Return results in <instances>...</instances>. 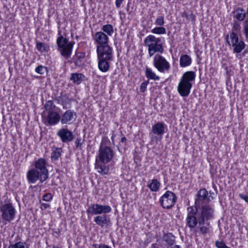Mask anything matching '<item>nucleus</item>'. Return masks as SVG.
<instances>
[{
  "mask_svg": "<svg viewBox=\"0 0 248 248\" xmlns=\"http://www.w3.org/2000/svg\"><path fill=\"white\" fill-rule=\"evenodd\" d=\"M208 192L204 189L199 190L197 197L195 199V206H191L187 208V215L186 219V225L190 230H194L195 232H199L200 234L205 235L209 232L210 226L209 223L205 221L212 218L213 209L208 205H200L206 201Z\"/></svg>",
  "mask_w": 248,
  "mask_h": 248,
  "instance_id": "1",
  "label": "nucleus"
},
{
  "mask_svg": "<svg viewBox=\"0 0 248 248\" xmlns=\"http://www.w3.org/2000/svg\"><path fill=\"white\" fill-rule=\"evenodd\" d=\"M111 211V207L108 205L92 203L89 206L87 213L92 215H97L93 218L97 225L102 228H108L112 223L109 216L107 214L110 213Z\"/></svg>",
  "mask_w": 248,
  "mask_h": 248,
  "instance_id": "2",
  "label": "nucleus"
},
{
  "mask_svg": "<svg viewBox=\"0 0 248 248\" xmlns=\"http://www.w3.org/2000/svg\"><path fill=\"white\" fill-rule=\"evenodd\" d=\"M195 73L191 71H187L183 74L177 87L178 92L181 96L189 95L192 87L191 82L195 80Z\"/></svg>",
  "mask_w": 248,
  "mask_h": 248,
  "instance_id": "3",
  "label": "nucleus"
},
{
  "mask_svg": "<svg viewBox=\"0 0 248 248\" xmlns=\"http://www.w3.org/2000/svg\"><path fill=\"white\" fill-rule=\"evenodd\" d=\"M145 46L148 48L149 55L150 57L156 53H162L164 51L163 39L156 37L153 35H149L144 40Z\"/></svg>",
  "mask_w": 248,
  "mask_h": 248,
  "instance_id": "4",
  "label": "nucleus"
},
{
  "mask_svg": "<svg viewBox=\"0 0 248 248\" xmlns=\"http://www.w3.org/2000/svg\"><path fill=\"white\" fill-rule=\"evenodd\" d=\"M58 34L59 36L56 41L57 50L65 59H67L72 55L74 44L62 35L61 31H58Z\"/></svg>",
  "mask_w": 248,
  "mask_h": 248,
  "instance_id": "5",
  "label": "nucleus"
},
{
  "mask_svg": "<svg viewBox=\"0 0 248 248\" xmlns=\"http://www.w3.org/2000/svg\"><path fill=\"white\" fill-rule=\"evenodd\" d=\"M0 213L3 220L10 222L15 219L16 210L11 202H5L0 205Z\"/></svg>",
  "mask_w": 248,
  "mask_h": 248,
  "instance_id": "6",
  "label": "nucleus"
},
{
  "mask_svg": "<svg viewBox=\"0 0 248 248\" xmlns=\"http://www.w3.org/2000/svg\"><path fill=\"white\" fill-rule=\"evenodd\" d=\"M226 40L228 45L233 47V52L239 53L246 46L243 41L239 40L238 35L235 32H231L227 35Z\"/></svg>",
  "mask_w": 248,
  "mask_h": 248,
  "instance_id": "7",
  "label": "nucleus"
},
{
  "mask_svg": "<svg viewBox=\"0 0 248 248\" xmlns=\"http://www.w3.org/2000/svg\"><path fill=\"white\" fill-rule=\"evenodd\" d=\"M114 157V152L112 149L107 146L100 145L95 159L101 162L109 163Z\"/></svg>",
  "mask_w": 248,
  "mask_h": 248,
  "instance_id": "8",
  "label": "nucleus"
},
{
  "mask_svg": "<svg viewBox=\"0 0 248 248\" xmlns=\"http://www.w3.org/2000/svg\"><path fill=\"white\" fill-rule=\"evenodd\" d=\"M153 65L161 73H167L170 68L169 62L162 56L156 54L154 57Z\"/></svg>",
  "mask_w": 248,
  "mask_h": 248,
  "instance_id": "9",
  "label": "nucleus"
},
{
  "mask_svg": "<svg viewBox=\"0 0 248 248\" xmlns=\"http://www.w3.org/2000/svg\"><path fill=\"white\" fill-rule=\"evenodd\" d=\"M177 197L174 193L167 191L160 198L159 202L163 208L170 209L176 202Z\"/></svg>",
  "mask_w": 248,
  "mask_h": 248,
  "instance_id": "10",
  "label": "nucleus"
},
{
  "mask_svg": "<svg viewBox=\"0 0 248 248\" xmlns=\"http://www.w3.org/2000/svg\"><path fill=\"white\" fill-rule=\"evenodd\" d=\"M96 53L97 58L113 60V48L109 44L96 47Z\"/></svg>",
  "mask_w": 248,
  "mask_h": 248,
  "instance_id": "11",
  "label": "nucleus"
},
{
  "mask_svg": "<svg viewBox=\"0 0 248 248\" xmlns=\"http://www.w3.org/2000/svg\"><path fill=\"white\" fill-rule=\"evenodd\" d=\"M92 37L96 47L109 45L108 36L102 31L96 32Z\"/></svg>",
  "mask_w": 248,
  "mask_h": 248,
  "instance_id": "12",
  "label": "nucleus"
},
{
  "mask_svg": "<svg viewBox=\"0 0 248 248\" xmlns=\"http://www.w3.org/2000/svg\"><path fill=\"white\" fill-rule=\"evenodd\" d=\"M34 170H36L38 172L41 173L42 178L46 177V179L48 177V171L46 168V161L43 158L38 159L35 163Z\"/></svg>",
  "mask_w": 248,
  "mask_h": 248,
  "instance_id": "13",
  "label": "nucleus"
},
{
  "mask_svg": "<svg viewBox=\"0 0 248 248\" xmlns=\"http://www.w3.org/2000/svg\"><path fill=\"white\" fill-rule=\"evenodd\" d=\"M77 113L74 110H66L61 116L60 121L62 124H71L76 119Z\"/></svg>",
  "mask_w": 248,
  "mask_h": 248,
  "instance_id": "14",
  "label": "nucleus"
},
{
  "mask_svg": "<svg viewBox=\"0 0 248 248\" xmlns=\"http://www.w3.org/2000/svg\"><path fill=\"white\" fill-rule=\"evenodd\" d=\"M41 177V173L34 169L29 170L27 173V179L30 184H34L38 180H39L40 182L43 183L47 179L45 177L42 179Z\"/></svg>",
  "mask_w": 248,
  "mask_h": 248,
  "instance_id": "15",
  "label": "nucleus"
},
{
  "mask_svg": "<svg viewBox=\"0 0 248 248\" xmlns=\"http://www.w3.org/2000/svg\"><path fill=\"white\" fill-rule=\"evenodd\" d=\"M57 135L60 138L63 142H67L73 140L74 135L72 132L67 128H61L57 132Z\"/></svg>",
  "mask_w": 248,
  "mask_h": 248,
  "instance_id": "16",
  "label": "nucleus"
},
{
  "mask_svg": "<svg viewBox=\"0 0 248 248\" xmlns=\"http://www.w3.org/2000/svg\"><path fill=\"white\" fill-rule=\"evenodd\" d=\"M61 116L56 111L50 110L45 119L46 122L50 125L57 124L60 121Z\"/></svg>",
  "mask_w": 248,
  "mask_h": 248,
  "instance_id": "17",
  "label": "nucleus"
},
{
  "mask_svg": "<svg viewBox=\"0 0 248 248\" xmlns=\"http://www.w3.org/2000/svg\"><path fill=\"white\" fill-rule=\"evenodd\" d=\"M107 163H108L95 159V169L101 175L108 174L109 171V165H107Z\"/></svg>",
  "mask_w": 248,
  "mask_h": 248,
  "instance_id": "18",
  "label": "nucleus"
},
{
  "mask_svg": "<svg viewBox=\"0 0 248 248\" xmlns=\"http://www.w3.org/2000/svg\"><path fill=\"white\" fill-rule=\"evenodd\" d=\"M167 129V126L164 123L162 122H157L152 127L153 133L158 136L160 138L165 133V130Z\"/></svg>",
  "mask_w": 248,
  "mask_h": 248,
  "instance_id": "19",
  "label": "nucleus"
},
{
  "mask_svg": "<svg viewBox=\"0 0 248 248\" xmlns=\"http://www.w3.org/2000/svg\"><path fill=\"white\" fill-rule=\"evenodd\" d=\"M99 69L102 72H107L110 67V62L112 60H107L105 58H97Z\"/></svg>",
  "mask_w": 248,
  "mask_h": 248,
  "instance_id": "20",
  "label": "nucleus"
},
{
  "mask_svg": "<svg viewBox=\"0 0 248 248\" xmlns=\"http://www.w3.org/2000/svg\"><path fill=\"white\" fill-rule=\"evenodd\" d=\"M233 18L239 21H244L246 16L245 10L241 8H238L233 11Z\"/></svg>",
  "mask_w": 248,
  "mask_h": 248,
  "instance_id": "21",
  "label": "nucleus"
},
{
  "mask_svg": "<svg viewBox=\"0 0 248 248\" xmlns=\"http://www.w3.org/2000/svg\"><path fill=\"white\" fill-rule=\"evenodd\" d=\"M85 78V76L82 74L75 73L71 74L70 79L73 83L79 85L84 80Z\"/></svg>",
  "mask_w": 248,
  "mask_h": 248,
  "instance_id": "22",
  "label": "nucleus"
},
{
  "mask_svg": "<svg viewBox=\"0 0 248 248\" xmlns=\"http://www.w3.org/2000/svg\"><path fill=\"white\" fill-rule=\"evenodd\" d=\"M192 63L191 58L187 54H183L180 58V66L181 67H186L191 65Z\"/></svg>",
  "mask_w": 248,
  "mask_h": 248,
  "instance_id": "23",
  "label": "nucleus"
},
{
  "mask_svg": "<svg viewBox=\"0 0 248 248\" xmlns=\"http://www.w3.org/2000/svg\"><path fill=\"white\" fill-rule=\"evenodd\" d=\"M145 73L146 77L148 79H153L154 80H159L160 79V77L157 76L150 68L146 67Z\"/></svg>",
  "mask_w": 248,
  "mask_h": 248,
  "instance_id": "24",
  "label": "nucleus"
},
{
  "mask_svg": "<svg viewBox=\"0 0 248 248\" xmlns=\"http://www.w3.org/2000/svg\"><path fill=\"white\" fill-rule=\"evenodd\" d=\"M160 183L155 179H152L148 184V186L152 192L157 191L160 187Z\"/></svg>",
  "mask_w": 248,
  "mask_h": 248,
  "instance_id": "25",
  "label": "nucleus"
},
{
  "mask_svg": "<svg viewBox=\"0 0 248 248\" xmlns=\"http://www.w3.org/2000/svg\"><path fill=\"white\" fill-rule=\"evenodd\" d=\"M163 240L170 246L173 245L175 242L174 236L170 233L165 234Z\"/></svg>",
  "mask_w": 248,
  "mask_h": 248,
  "instance_id": "26",
  "label": "nucleus"
},
{
  "mask_svg": "<svg viewBox=\"0 0 248 248\" xmlns=\"http://www.w3.org/2000/svg\"><path fill=\"white\" fill-rule=\"evenodd\" d=\"M102 32L106 33L108 36H111L114 33L113 27L110 24L103 25L101 28Z\"/></svg>",
  "mask_w": 248,
  "mask_h": 248,
  "instance_id": "27",
  "label": "nucleus"
},
{
  "mask_svg": "<svg viewBox=\"0 0 248 248\" xmlns=\"http://www.w3.org/2000/svg\"><path fill=\"white\" fill-rule=\"evenodd\" d=\"M85 58V54L83 53H78L76 55V60L75 63L76 66H80L83 63V61Z\"/></svg>",
  "mask_w": 248,
  "mask_h": 248,
  "instance_id": "28",
  "label": "nucleus"
},
{
  "mask_svg": "<svg viewBox=\"0 0 248 248\" xmlns=\"http://www.w3.org/2000/svg\"><path fill=\"white\" fill-rule=\"evenodd\" d=\"M36 47L38 50L41 52H48L49 48V46L42 42H38L36 44Z\"/></svg>",
  "mask_w": 248,
  "mask_h": 248,
  "instance_id": "29",
  "label": "nucleus"
},
{
  "mask_svg": "<svg viewBox=\"0 0 248 248\" xmlns=\"http://www.w3.org/2000/svg\"><path fill=\"white\" fill-rule=\"evenodd\" d=\"M242 32L248 42V19H245L242 23Z\"/></svg>",
  "mask_w": 248,
  "mask_h": 248,
  "instance_id": "30",
  "label": "nucleus"
},
{
  "mask_svg": "<svg viewBox=\"0 0 248 248\" xmlns=\"http://www.w3.org/2000/svg\"><path fill=\"white\" fill-rule=\"evenodd\" d=\"M62 155V149L61 148H56L53 150L51 154V159L53 161L57 160Z\"/></svg>",
  "mask_w": 248,
  "mask_h": 248,
  "instance_id": "31",
  "label": "nucleus"
},
{
  "mask_svg": "<svg viewBox=\"0 0 248 248\" xmlns=\"http://www.w3.org/2000/svg\"><path fill=\"white\" fill-rule=\"evenodd\" d=\"M151 32L156 34H164L166 32V30L162 26L157 27L153 28L151 31Z\"/></svg>",
  "mask_w": 248,
  "mask_h": 248,
  "instance_id": "32",
  "label": "nucleus"
},
{
  "mask_svg": "<svg viewBox=\"0 0 248 248\" xmlns=\"http://www.w3.org/2000/svg\"><path fill=\"white\" fill-rule=\"evenodd\" d=\"M165 23L164 17L162 16H157L155 20V24L157 26H162Z\"/></svg>",
  "mask_w": 248,
  "mask_h": 248,
  "instance_id": "33",
  "label": "nucleus"
},
{
  "mask_svg": "<svg viewBox=\"0 0 248 248\" xmlns=\"http://www.w3.org/2000/svg\"><path fill=\"white\" fill-rule=\"evenodd\" d=\"M240 29L241 26L240 24L237 22H234L232 32H235L237 34V32L240 31Z\"/></svg>",
  "mask_w": 248,
  "mask_h": 248,
  "instance_id": "34",
  "label": "nucleus"
},
{
  "mask_svg": "<svg viewBox=\"0 0 248 248\" xmlns=\"http://www.w3.org/2000/svg\"><path fill=\"white\" fill-rule=\"evenodd\" d=\"M8 248H25V246L22 242L20 241L10 245Z\"/></svg>",
  "mask_w": 248,
  "mask_h": 248,
  "instance_id": "35",
  "label": "nucleus"
},
{
  "mask_svg": "<svg viewBox=\"0 0 248 248\" xmlns=\"http://www.w3.org/2000/svg\"><path fill=\"white\" fill-rule=\"evenodd\" d=\"M53 199V196L51 193H47L45 194L42 198V200L46 202H50Z\"/></svg>",
  "mask_w": 248,
  "mask_h": 248,
  "instance_id": "36",
  "label": "nucleus"
},
{
  "mask_svg": "<svg viewBox=\"0 0 248 248\" xmlns=\"http://www.w3.org/2000/svg\"><path fill=\"white\" fill-rule=\"evenodd\" d=\"M83 143V141L82 140L81 138H77L75 141V144L76 148L79 149H82V145Z\"/></svg>",
  "mask_w": 248,
  "mask_h": 248,
  "instance_id": "37",
  "label": "nucleus"
},
{
  "mask_svg": "<svg viewBox=\"0 0 248 248\" xmlns=\"http://www.w3.org/2000/svg\"><path fill=\"white\" fill-rule=\"evenodd\" d=\"M45 68L42 65L38 66L35 69V71L39 74H43L45 72Z\"/></svg>",
  "mask_w": 248,
  "mask_h": 248,
  "instance_id": "38",
  "label": "nucleus"
},
{
  "mask_svg": "<svg viewBox=\"0 0 248 248\" xmlns=\"http://www.w3.org/2000/svg\"><path fill=\"white\" fill-rule=\"evenodd\" d=\"M215 245L217 248H226L227 245L223 241H217L215 242Z\"/></svg>",
  "mask_w": 248,
  "mask_h": 248,
  "instance_id": "39",
  "label": "nucleus"
},
{
  "mask_svg": "<svg viewBox=\"0 0 248 248\" xmlns=\"http://www.w3.org/2000/svg\"><path fill=\"white\" fill-rule=\"evenodd\" d=\"M148 83H149V81H146L142 82L141 84L140 88V91L141 92L144 93L146 91L147 86Z\"/></svg>",
  "mask_w": 248,
  "mask_h": 248,
  "instance_id": "40",
  "label": "nucleus"
},
{
  "mask_svg": "<svg viewBox=\"0 0 248 248\" xmlns=\"http://www.w3.org/2000/svg\"><path fill=\"white\" fill-rule=\"evenodd\" d=\"M182 16L183 17H186L187 19H190L191 17H192L193 14L191 13L190 14H188V13L185 11L183 13Z\"/></svg>",
  "mask_w": 248,
  "mask_h": 248,
  "instance_id": "41",
  "label": "nucleus"
},
{
  "mask_svg": "<svg viewBox=\"0 0 248 248\" xmlns=\"http://www.w3.org/2000/svg\"><path fill=\"white\" fill-rule=\"evenodd\" d=\"M40 203L41 204L40 208L42 210H45L50 206L49 204L48 203H42L41 201H40Z\"/></svg>",
  "mask_w": 248,
  "mask_h": 248,
  "instance_id": "42",
  "label": "nucleus"
},
{
  "mask_svg": "<svg viewBox=\"0 0 248 248\" xmlns=\"http://www.w3.org/2000/svg\"><path fill=\"white\" fill-rule=\"evenodd\" d=\"M150 248H164L163 246L158 243L153 244Z\"/></svg>",
  "mask_w": 248,
  "mask_h": 248,
  "instance_id": "43",
  "label": "nucleus"
},
{
  "mask_svg": "<svg viewBox=\"0 0 248 248\" xmlns=\"http://www.w3.org/2000/svg\"><path fill=\"white\" fill-rule=\"evenodd\" d=\"M239 196L241 199L244 200L248 203V196L247 195L240 193L239 194Z\"/></svg>",
  "mask_w": 248,
  "mask_h": 248,
  "instance_id": "44",
  "label": "nucleus"
},
{
  "mask_svg": "<svg viewBox=\"0 0 248 248\" xmlns=\"http://www.w3.org/2000/svg\"><path fill=\"white\" fill-rule=\"evenodd\" d=\"M95 248H111L110 247L105 245V244H100V245H96L95 246Z\"/></svg>",
  "mask_w": 248,
  "mask_h": 248,
  "instance_id": "45",
  "label": "nucleus"
},
{
  "mask_svg": "<svg viewBox=\"0 0 248 248\" xmlns=\"http://www.w3.org/2000/svg\"><path fill=\"white\" fill-rule=\"evenodd\" d=\"M124 1V0H115L116 7L117 8H120L122 3Z\"/></svg>",
  "mask_w": 248,
  "mask_h": 248,
  "instance_id": "46",
  "label": "nucleus"
},
{
  "mask_svg": "<svg viewBox=\"0 0 248 248\" xmlns=\"http://www.w3.org/2000/svg\"><path fill=\"white\" fill-rule=\"evenodd\" d=\"M126 141V139L125 137H123L121 140V142H124Z\"/></svg>",
  "mask_w": 248,
  "mask_h": 248,
  "instance_id": "47",
  "label": "nucleus"
},
{
  "mask_svg": "<svg viewBox=\"0 0 248 248\" xmlns=\"http://www.w3.org/2000/svg\"><path fill=\"white\" fill-rule=\"evenodd\" d=\"M115 136H115V135L113 134V135H112L111 137V139L112 141V142H113V143L114 139V138H115Z\"/></svg>",
  "mask_w": 248,
  "mask_h": 248,
  "instance_id": "48",
  "label": "nucleus"
},
{
  "mask_svg": "<svg viewBox=\"0 0 248 248\" xmlns=\"http://www.w3.org/2000/svg\"><path fill=\"white\" fill-rule=\"evenodd\" d=\"M180 248V246L179 245H175L173 248Z\"/></svg>",
  "mask_w": 248,
  "mask_h": 248,
  "instance_id": "49",
  "label": "nucleus"
},
{
  "mask_svg": "<svg viewBox=\"0 0 248 248\" xmlns=\"http://www.w3.org/2000/svg\"><path fill=\"white\" fill-rule=\"evenodd\" d=\"M52 248H59L58 246H53Z\"/></svg>",
  "mask_w": 248,
  "mask_h": 248,
  "instance_id": "50",
  "label": "nucleus"
},
{
  "mask_svg": "<svg viewBox=\"0 0 248 248\" xmlns=\"http://www.w3.org/2000/svg\"><path fill=\"white\" fill-rule=\"evenodd\" d=\"M45 108L46 109H47V105H45Z\"/></svg>",
  "mask_w": 248,
  "mask_h": 248,
  "instance_id": "51",
  "label": "nucleus"
},
{
  "mask_svg": "<svg viewBox=\"0 0 248 248\" xmlns=\"http://www.w3.org/2000/svg\"><path fill=\"white\" fill-rule=\"evenodd\" d=\"M151 140H152V141H153V140H154V138H152L151 139Z\"/></svg>",
  "mask_w": 248,
  "mask_h": 248,
  "instance_id": "52",
  "label": "nucleus"
}]
</instances>
